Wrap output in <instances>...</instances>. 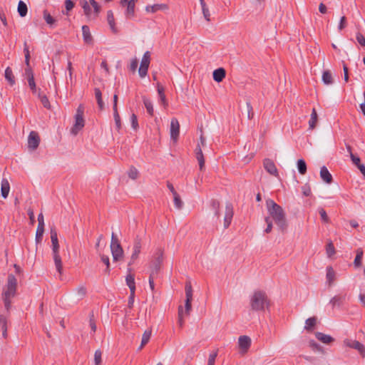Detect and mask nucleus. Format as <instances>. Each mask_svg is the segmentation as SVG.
<instances>
[{
	"label": "nucleus",
	"mask_w": 365,
	"mask_h": 365,
	"mask_svg": "<svg viewBox=\"0 0 365 365\" xmlns=\"http://www.w3.org/2000/svg\"><path fill=\"white\" fill-rule=\"evenodd\" d=\"M180 134V124L177 118H172L170 122V138L176 141Z\"/></svg>",
	"instance_id": "f3484780"
},
{
	"label": "nucleus",
	"mask_w": 365,
	"mask_h": 365,
	"mask_svg": "<svg viewBox=\"0 0 365 365\" xmlns=\"http://www.w3.org/2000/svg\"><path fill=\"white\" fill-rule=\"evenodd\" d=\"M89 325H90L91 330L93 332H96L97 327H96V324L94 320V316H93V313H91V314L90 315Z\"/></svg>",
	"instance_id": "052dcab7"
},
{
	"label": "nucleus",
	"mask_w": 365,
	"mask_h": 365,
	"mask_svg": "<svg viewBox=\"0 0 365 365\" xmlns=\"http://www.w3.org/2000/svg\"><path fill=\"white\" fill-rule=\"evenodd\" d=\"M335 272L331 267H327V278L329 284H331L334 279Z\"/></svg>",
	"instance_id": "de8ad7c7"
},
{
	"label": "nucleus",
	"mask_w": 365,
	"mask_h": 365,
	"mask_svg": "<svg viewBox=\"0 0 365 365\" xmlns=\"http://www.w3.org/2000/svg\"><path fill=\"white\" fill-rule=\"evenodd\" d=\"M131 125L133 129L136 130L138 128V118L135 113H133L130 116Z\"/></svg>",
	"instance_id": "e2e57ef3"
},
{
	"label": "nucleus",
	"mask_w": 365,
	"mask_h": 365,
	"mask_svg": "<svg viewBox=\"0 0 365 365\" xmlns=\"http://www.w3.org/2000/svg\"><path fill=\"white\" fill-rule=\"evenodd\" d=\"M317 323V318L315 317L307 319L305 322L304 329L307 331H312L315 327Z\"/></svg>",
	"instance_id": "ea45409f"
},
{
	"label": "nucleus",
	"mask_w": 365,
	"mask_h": 365,
	"mask_svg": "<svg viewBox=\"0 0 365 365\" xmlns=\"http://www.w3.org/2000/svg\"><path fill=\"white\" fill-rule=\"evenodd\" d=\"M319 213L321 216L322 220L326 223L329 222V218L326 212V211L324 210V208H319Z\"/></svg>",
	"instance_id": "4d7b16f0"
},
{
	"label": "nucleus",
	"mask_w": 365,
	"mask_h": 365,
	"mask_svg": "<svg viewBox=\"0 0 365 365\" xmlns=\"http://www.w3.org/2000/svg\"><path fill=\"white\" fill-rule=\"evenodd\" d=\"M322 81L327 85H329L333 83V78L329 71H324L323 72Z\"/></svg>",
	"instance_id": "79ce46f5"
},
{
	"label": "nucleus",
	"mask_w": 365,
	"mask_h": 365,
	"mask_svg": "<svg viewBox=\"0 0 365 365\" xmlns=\"http://www.w3.org/2000/svg\"><path fill=\"white\" fill-rule=\"evenodd\" d=\"M142 247V239L139 235H137L134 240L133 250L130 257V260L128 264V267H130L135 261L138 258Z\"/></svg>",
	"instance_id": "9b49d317"
},
{
	"label": "nucleus",
	"mask_w": 365,
	"mask_h": 365,
	"mask_svg": "<svg viewBox=\"0 0 365 365\" xmlns=\"http://www.w3.org/2000/svg\"><path fill=\"white\" fill-rule=\"evenodd\" d=\"M309 344L312 350L322 351V347L314 340H310Z\"/></svg>",
	"instance_id": "6e6d98bb"
},
{
	"label": "nucleus",
	"mask_w": 365,
	"mask_h": 365,
	"mask_svg": "<svg viewBox=\"0 0 365 365\" xmlns=\"http://www.w3.org/2000/svg\"><path fill=\"white\" fill-rule=\"evenodd\" d=\"M173 199H174V204H175V206L176 207V208H178V210L181 209L183 206V202L181 200L180 197L178 195V193H175V195H173Z\"/></svg>",
	"instance_id": "09e8293b"
},
{
	"label": "nucleus",
	"mask_w": 365,
	"mask_h": 365,
	"mask_svg": "<svg viewBox=\"0 0 365 365\" xmlns=\"http://www.w3.org/2000/svg\"><path fill=\"white\" fill-rule=\"evenodd\" d=\"M138 61L137 58L132 60L130 65V71H132L133 72H135L138 68Z\"/></svg>",
	"instance_id": "774afa93"
},
{
	"label": "nucleus",
	"mask_w": 365,
	"mask_h": 365,
	"mask_svg": "<svg viewBox=\"0 0 365 365\" xmlns=\"http://www.w3.org/2000/svg\"><path fill=\"white\" fill-rule=\"evenodd\" d=\"M233 217V207L232 203L227 202L225 206V214L224 217V227L227 229L232 221Z\"/></svg>",
	"instance_id": "a211bd4d"
},
{
	"label": "nucleus",
	"mask_w": 365,
	"mask_h": 365,
	"mask_svg": "<svg viewBox=\"0 0 365 365\" xmlns=\"http://www.w3.org/2000/svg\"><path fill=\"white\" fill-rule=\"evenodd\" d=\"M113 110V117H114L116 129L118 130H120L121 128V121H120V118L118 109H115Z\"/></svg>",
	"instance_id": "c03bdc74"
},
{
	"label": "nucleus",
	"mask_w": 365,
	"mask_h": 365,
	"mask_svg": "<svg viewBox=\"0 0 365 365\" xmlns=\"http://www.w3.org/2000/svg\"><path fill=\"white\" fill-rule=\"evenodd\" d=\"M158 93L162 103L166 106L168 105V102L166 101V97L164 93V88L158 83Z\"/></svg>",
	"instance_id": "a19ab883"
},
{
	"label": "nucleus",
	"mask_w": 365,
	"mask_h": 365,
	"mask_svg": "<svg viewBox=\"0 0 365 365\" xmlns=\"http://www.w3.org/2000/svg\"><path fill=\"white\" fill-rule=\"evenodd\" d=\"M217 356V350L213 351L212 353L210 354L207 365H215V359Z\"/></svg>",
	"instance_id": "5fc2aeb1"
},
{
	"label": "nucleus",
	"mask_w": 365,
	"mask_h": 365,
	"mask_svg": "<svg viewBox=\"0 0 365 365\" xmlns=\"http://www.w3.org/2000/svg\"><path fill=\"white\" fill-rule=\"evenodd\" d=\"M344 343L346 346L357 350L362 356H365V346L359 341L346 339Z\"/></svg>",
	"instance_id": "ddd939ff"
},
{
	"label": "nucleus",
	"mask_w": 365,
	"mask_h": 365,
	"mask_svg": "<svg viewBox=\"0 0 365 365\" xmlns=\"http://www.w3.org/2000/svg\"><path fill=\"white\" fill-rule=\"evenodd\" d=\"M82 32L84 42L87 44H91L93 43V37L90 32L89 27L86 25L83 26Z\"/></svg>",
	"instance_id": "cd10ccee"
},
{
	"label": "nucleus",
	"mask_w": 365,
	"mask_h": 365,
	"mask_svg": "<svg viewBox=\"0 0 365 365\" xmlns=\"http://www.w3.org/2000/svg\"><path fill=\"white\" fill-rule=\"evenodd\" d=\"M17 279L12 274H9L7 278V284L3 292L2 297L7 298H13L16 294Z\"/></svg>",
	"instance_id": "39448f33"
},
{
	"label": "nucleus",
	"mask_w": 365,
	"mask_h": 365,
	"mask_svg": "<svg viewBox=\"0 0 365 365\" xmlns=\"http://www.w3.org/2000/svg\"><path fill=\"white\" fill-rule=\"evenodd\" d=\"M25 76L26 77L29 83V86L30 89L32 91L33 93L36 92V86L34 80V73L31 69V67L30 66H26V68H25Z\"/></svg>",
	"instance_id": "2eb2a0df"
},
{
	"label": "nucleus",
	"mask_w": 365,
	"mask_h": 365,
	"mask_svg": "<svg viewBox=\"0 0 365 365\" xmlns=\"http://www.w3.org/2000/svg\"><path fill=\"white\" fill-rule=\"evenodd\" d=\"M2 299L4 303L5 309H6L7 312H9L11 306V299L4 297H2Z\"/></svg>",
	"instance_id": "69168bd1"
},
{
	"label": "nucleus",
	"mask_w": 365,
	"mask_h": 365,
	"mask_svg": "<svg viewBox=\"0 0 365 365\" xmlns=\"http://www.w3.org/2000/svg\"><path fill=\"white\" fill-rule=\"evenodd\" d=\"M250 306L253 311H263L269 306V300L265 292L255 291L250 298Z\"/></svg>",
	"instance_id": "f03ea898"
},
{
	"label": "nucleus",
	"mask_w": 365,
	"mask_h": 365,
	"mask_svg": "<svg viewBox=\"0 0 365 365\" xmlns=\"http://www.w3.org/2000/svg\"><path fill=\"white\" fill-rule=\"evenodd\" d=\"M150 62V51H146L143 54V56L141 60L140 66L138 69V73L141 78H144L147 75Z\"/></svg>",
	"instance_id": "f8f14e48"
},
{
	"label": "nucleus",
	"mask_w": 365,
	"mask_h": 365,
	"mask_svg": "<svg viewBox=\"0 0 365 365\" xmlns=\"http://www.w3.org/2000/svg\"><path fill=\"white\" fill-rule=\"evenodd\" d=\"M5 78L8 81L11 86L15 84V77L13 74V71L10 67H7L5 70Z\"/></svg>",
	"instance_id": "c9c22d12"
},
{
	"label": "nucleus",
	"mask_w": 365,
	"mask_h": 365,
	"mask_svg": "<svg viewBox=\"0 0 365 365\" xmlns=\"http://www.w3.org/2000/svg\"><path fill=\"white\" fill-rule=\"evenodd\" d=\"M82 7L85 15L88 19H95L101 9V6L97 1H83Z\"/></svg>",
	"instance_id": "0eeeda50"
},
{
	"label": "nucleus",
	"mask_w": 365,
	"mask_h": 365,
	"mask_svg": "<svg viewBox=\"0 0 365 365\" xmlns=\"http://www.w3.org/2000/svg\"><path fill=\"white\" fill-rule=\"evenodd\" d=\"M185 312L183 310L182 306H179L178 307V324L180 327H182L184 324L183 315Z\"/></svg>",
	"instance_id": "8fccbe9b"
},
{
	"label": "nucleus",
	"mask_w": 365,
	"mask_h": 365,
	"mask_svg": "<svg viewBox=\"0 0 365 365\" xmlns=\"http://www.w3.org/2000/svg\"><path fill=\"white\" fill-rule=\"evenodd\" d=\"M135 1H120L121 6L126 8L125 16L128 19L134 16Z\"/></svg>",
	"instance_id": "412c9836"
},
{
	"label": "nucleus",
	"mask_w": 365,
	"mask_h": 365,
	"mask_svg": "<svg viewBox=\"0 0 365 365\" xmlns=\"http://www.w3.org/2000/svg\"><path fill=\"white\" fill-rule=\"evenodd\" d=\"M263 165L265 170L270 175H274L275 177L278 176V170L273 160L269 158L264 159L263 162Z\"/></svg>",
	"instance_id": "aec40b11"
},
{
	"label": "nucleus",
	"mask_w": 365,
	"mask_h": 365,
	"mask_svg": "<svg viewBox=\"0 0 365 365\" xmlns=\"http://www.w3.org/2000/svg\"><path fill=\"white\" fill-rule=\"evenodd\" d=\"M43 17L50 28L53 29L56 26L57 20L54 17H53L47 10L43 11Z\"/></svg>",
	"instance_id": "393cba45"
},
{
	"label": "nucleus",
	"mask_w": 365,
	"mask_h": 365,
	"mask_svg": "<svg viewBox=\"0 0 365 365\" xmlns=\"http://www.w3.org/2000/svg\"><path fill=\"white\" fill-rule=\"evenodd\" d=\"M128 176L133 180H135L138 176V171L136 168L132 167L128 171Z\"/></svg>",
	"instance_id": "bf43d9fd"
},
{
	"label": "nucleus",
	"mask_w": 365,
	"mask_h": 365,
	"mask_svg": "<svg viewBox=\"0 0 365 365\" xmlns=\"http://www.w3.org/2000/svg\"><path fill=\"white\" fill-rule=\"evenodd\" d=\"M185 312L186 315H189L192 309V288L190 282H187L185 287Z\"/></svg>",
	"instance_id": "9d476101"
},
{
	"label": "nucleus",
	"mask_w": 365,
	"mask_h": 365,
	"mask_svg": "<svg viewBox=\"0 0 365 365\" xmlns=\"http://www.w3.org/2000/svg\"><path fill=\"white\" fill-rule=\"evenodd\" d=\"M132 269L130 267H128V272L129 274L125 277L126 284L130 289V292L132 294L135 292V277L134 274H130Z\"/></svg>",
	"instance_id": "5701e85b"
},
{
	"label": "nucleus",
	"mask_w": 365,
	"mask_h": 365,
	"mask_svg": "<svg viewBox=\"0 0 365 365\" xmlns=\"http://www.w3.org/2000/svg\"><path fill=\"white\" fill-rule=\"evenodd\" d=\"M320 177L322 179V180L327 182V184H331L333 181L332 175L325 166L321 168Z\"/></svg>",
	"instance_id": "b1692460"
},
{
	"label": "nucleus",
	"mask_w": 365,
	"mask_h": 365,
	"mask_svg": "<svg viewBox=\"0 0 365 365\" xmlns=\"http://www.w3.org/2000/svg\"><path fill=\"white\" fill-rule=\"evenodd\" d=\"M10 185L9 181L6 178H3L1 180V196L6 199L9 193Z\"/></svg>",
	"instance_id": "7c9ffc66"
},
{
	"label": "nucleus",
	"mask_w": 365,
	"mask_h": 365,
	"mask_svg": "<svg viewBox=\"0 0 365 365\" xmlns=\"http://www.w3.org/2000/svg\"><path fill=\"white\" fill-rule=\"evenodd\" d=\"M152 334V329H146L142 336L141 344L138 347V351L141 350L150 341Z\"/></svg>",
	"instance_id": "c85d7f7f"
},
{
	"label": "nucleus",
	"mask_w": 365,
	"mask_h": 365,
	"mask_svg": "<svg viewBox=\"0 0 365 365\" xmlns=\"http://www.w3.org/2000/svg\"><path fill=\"white\" fill-rule=\"evenodd\" d=\"M107 21H108V24H109L112 32L114 34L118 33V29L115 26L113 14V11L110 10L108 11V12H107Z\"/></svg>",
	"instance_id": "2f4dec72"
},
{
	"label": "nucleus",
	"mask_w": 365,
	"mask_h": 365,
	"mask_svg": "<svg viewBox=\"0 0 365 365\" xmlns=\"http://www.w3.org/2000/svg\"><path fill=\"white\" fill-rule=\"evenodd\" d=\"M204 18L207 21H210L211 14L218 12V8L215 6V1H200Z\"/></svg>",
	"instance_id": "1a4fd4ad"
},
{
	"label": "nucleus",
	"mask_w": 365,
	"mask_h": 365,
	"mask_svg": "<svg viewBox=\"0 0 365 365\" xmlns=\"http://www.w3.org/2000/svg\"><path fill=\"white\" fill-rule=\"evenodd\" d=\"M40 143V138L36 131H31L28 138V146L29 148L31 149L32 150H36Z\"/></svg>",
	"instance_id": "4468645a"
},
{
	"label": "nucleus",
	"mask_w": 365,
	"mask_h": 365,
	"mask_svg": "<svg viewBox=\"0 0 365 365\" xmlns=\"http://www.w3.org/2000/svg\"><path fill=\"white\" fill-rule=\"evenodd\" d=\"M264 220L267 223V227L264 230V232L266 233H269L272 232V221L270 219V217H266Z\"/></svg>",
	"instance_id": "13d9d810"
},
{
	"label": "nucleus",
	"mask_w": 365,
	"mask_h": 365,
	"mask_svg": "<svg viewBox=\"0 0 365 365\" xmlns=\"http://www.w3.org/2000/svg\"><path fill=\"white\" fill-rule=\"evenodd\" d=\"M110 250L114 262H118L123 259L124 257V251L119 240L114 233H112L111 236Z\"/></svg>",
	"instance_id": "20e7f679"
},
{
	"label": "nucleus",
	"mask_w": 365,
	"mask_h": 365,
	"mask_svg": "<svg viewBox=\"0 0 365 365\" xmlns=\"http://www.w3.org/2000/svg\"><path fill=\"white\" fill-rule=\"evenodd\" d=\"M226 75V71L223 68H219L213 71V79L220 83L222 81Z\"/></svg>",
	"instance_id": "c756f323"
},
{
	"label": "nucleus",
	"mask_w": 365,
	"mask_h": 365,
	"mask_svg": "<svg viewBox=\"0 0 365 365\" xmlns=\"http://www.w3.org/2000/svg\"><path fill=\"white\" fill-rule=\"evenodd\" d=\"M38 225L36 233V242H39L41 241L44 232V218L42 213H40L38 215Z\"/></svg>",
	"instance_id": "6ab92c4d"
},
{
	"label": "nucleus",
	"mask_w": 365,
	"mask_h": 365,
	"mask_svg": "<svg viewBox=\"0 0 365 365\" xmlns=\"http://www.w3.org/2000/svg\"><path fill=\"white\" fill-rule=\"evenodd\" d=\"M346 26V18L344 16L341 18L340 22L338 26L339 31H341Z\"/></svg>",
	"instance_id": "338daca9"
},
{
	"label": "nucleus",
	"mask_w": 365,
	"mask_h": 365,
	"mask_svg": "<svg viewBox=\"0 0 365 365\" xmlns=\"http://www.w3.org/2000/svg\"><path fill=\"white\" fill-rule=\"evenodd\" d=\"M38 96L43 107L46 108H50L51 105L47 96L41 93H38Z\"/></svg>",
	"instance_id": "a18cd8bd"
},
{
	"label": "nucleus",
	"mask_w": 365,
	"mask_h": 365,
	"mask_svg": "<svg viewBox=\"0 0 365 365\" xmlns=\"http://www.w3.org/2000/svg\"><path fill=\"white\" fill-rule=\"evenodd\" d=\"M238 345L241 353L245 354L251 346V339L248 336H240L238 339Z\"/></svg>",
	"instance_id": "dca6fc26"
},
{
	"label": "nucleus",
	"mask_w": 365,
	"mask_h": 365,
	"mask_svg": "<svg viewBox=\"0 0 365 365\" xmlns=\"http://www.w3.org/2000/svg\"><path fill=\"white\" fill-rule=\"evenodd\" d=\"M195 158L198 161L200 170H203L205 168V158L200 143L197 145L196 148L195 150Z\"/></svg>",
	"instance_id": "4be33fe9"
},
{
	"label": "nucleus",
	"mask_w": 365,
	"mask_h": 365,
	"mask_svg": "<svg viewBox=\"0 0 365 365\" xmlns=\"http://www.w3.org/2000/svg\"><path fill=\"white\" fill-rule=\"evenodd\" d=\"M51 240L52 243L53 258L57 272L61 274L63 271V264L61 258L59 255V244L57 232L55 228L51 229Z\"/></svg>",
	"instance_id": "7ed1b4c3"
},
{
	"label": "nucleus",
	"mask_w": 365,
	"mask_h": 365,
	"mask_svg": "<svg viewBox=\"0 0 365 365\" xmlns=\"http://www.w3.org/2000/svg\"><path fill=\"white\" fill-rule=\"evenodd\" d=\"M143 101L144 106L147 110L148 113L150 115L153 116V113H154V109H153V106L152 101L145 97L143 98Z\"/></svg>",
	"instance_id": "e433bc0d"
},
{
	"label": "nucleus",
	"mask_w": 365,
	"mask_h": 365,
	"mask_svg": "<svg viewBox=\"0 0 365 365\" xmlns=\"http://www.w3.org/2000/svg\"><path fill=\"white\" fill-rule=\"evenodd\" d=\"M363 255V250L361 248H358L356 250V255L354 261V264L356 267H359L361 265Z\"/></svg>",
	"instance_id": "4c0bfd02"
},
{
	"label": "nucleus",
	"mask_w": 365,
	"mask_h": 365,
	"mask_svg": "<svg viewBox=\"0 0 365 365\" xmlns=\"http://www.w3.org/2000/svg\"><path fill=\"white\" fill-rule=\"evenodd\" d=\"M357 42L361 46H365V37L361 33L358 32L356 36Z\"/></svg>",
	"instance_id": "680f3d73"
},
{
	"label": "nucleus",
	"mask_w": 365,
	"mask_h": 365,
	"mask_svg": "<svg viewBox=\"0 0 365 365\" xmlns=\"http://www.w3.org/2000/svg\"><path fill=\"white\" fill-rule=\"evenodd\" d=\"M24 53L25 55V63L26 66H30V52L29 50V46L27 45L26 42H24Z\"/></svg>",
	"instance_id": "49530a36"
},
{
	"label": "nucleus",
	"mask_w": 365,
	"mask_h": 365,
	"mask_svg": "<svg viewBox=\"0 0 365 365\" xmlns=\"http://www.w3.org/2000/svg\"><path fill=\"white\" fill-rule=\"evenodd\" d=\"M17 10L19 16L21 17H24L26 16L28 11L27 5L25 4L24 1H19Z\"/></svg>",
	"instance_id": "58836bf2"
},
{
	"label": "nucleus",
	"mask_w": 365,
	"mask_h": 365,
	"mask_svg": "<svg viewBox=\"0 0 365 365\" xmlns=\"http://www.w3.org/2000/svg\"><path fill=\"white\" fill-rule=\"evenodd\" d=\"M315 336L319 341H320L322 343L326 344H329L332 343L333 341H334V339L332 336H331L330 335L325 334L322 332H319V331L316 332Z\"/></svg>",
	"instance_id": "a878e982"
},
{
	"label": "nucleus",
	"mask_w": 365,
	"mask_h": 365,
	"mask_svg": "<svg viewBox=\"0 0 365 365\" xmlns=\"http://www.w3.org/2000/svg\"><path fill=\"white\" fill-rule=\"evenodd\" d=\"M326 251L328 257H331L335 253V248L332 242H329L326 247Z\"/></svg>",
	"instance_id": "864d4df0"
},
{
	"label": "nucleus",
	"mask_w": 365,
	"mask_h": 365,
	"mask_svg": "<svg viewBox=\"0 0 365 365\" xmlns=\"http://www.w3.org/2000/svg\"><path fill=\"white\" fill-rule=\"evenodd\" d=\"M297 168L299 173L302 175H304L307 173V164L303 159L297 160Z\"/></svg>",
	"instance_id": "37998d69"
},
{
	"label": "nucleus",
	"mask_w": 365,
	"mask_h": 365,
	"mask_svg": "<svg viewBox=\"0 0 365 365\" xmlns=\"http://www.w3.org/2000/svg\"><path fill=\"white\" fill-rule=\"evenodd\" d=\"M210 208L214 212V215L219 219L220 218V202L217 200L212 199L210 202Z\"/></svg>",
	"instance_id": "72a5a7b5"
},
{
	"label": "nucleus",
	"mask_w": 365,
	"mask_h": 365,
	"mask_svg": "<svg viewBox=\"0 0 365 365\" xmlns=\"http://www.w3.org/2000/svg\"><path fill=\"white\" fill-rule=\"evenodd\" d=\"M84 108L83 106L80 105L77 108L76 113L75 115V123L71 128V132L74 135H77L78 133L84 127L85 120L83 119Z\"/></svg>",
	"instance_id": "423d86ee"
},
{
	"label": "nucleus",
	"mask_w": 365,
	"mask_h": 365,
	"mask_svg": "<svg viewBox=\"0 0 365 365\" xmlns=\"http://www.w3.org/2000/svg\"><path fill=\"white\" fill-rule=\"evenodd\" d=\"M148 12L155 13L158 11H165L168 9V6L166 4H155L153 6H148L145 8Z\"/></svg>",
	"instance_id": "bb28decb"
},
{
	"label": "nucleus",
	"mask_w": 365,
	"mask_h": 365,
	"mask_svg": "<svg viewBox=\"0 0 365 365\" xmlns=\"http://www.w3.org/2000/svg\"><path fill=\"white\" fill-rule=\"evenodd\" d=\"M345 301V295H336L331 299L329 303L334 309L336 307H340Z\"/></svg>",
	"instance_id": "473e14b6"
},
{
	"label": "nucleus",
	"mask_w": 365,
	"mask_h": 365,
	"mask_svg": "<svg viewBox=\"0 0 365 365\" xmlns=\"http://www.w3.org/2000/svg\"><path fill=\"white\" fill-rule=\"evenodd\" d=\"M246 105H247V108L248 118L252 119L254 117V112H253L252 106L250 102H247Z\"/></svg>",
	"instance_id": "0e129e2a"
},
{
	"label": "nucleus",
	"mask_w": 365,
	"mask_h": 365,
	"mask_svg": "<svg viewBox=\"0 0 365 365\" xmlns=\"http://www.w3.org/2000/svg\"><path fill=\"white\" fill-rule=\"evenodd\" d=\"M266 205L270 219L274 221L281 232H286L288 224L283 208L271 199L267 200Z\"/></svg>",
	"instance_id": "f257e3e1"
},
{
	"label": "nucleus",
	"mask_w": 365,
	"mask_h": 365,
	"mask_svg": "<svg viewBox=\"0 0 365 365\" xmlns=\"http://www.w3.org/2000/svg\"><path fill=\"white\" fill-rule=\"evenodd\" d=\"M163 259V251L158 249L154 254L153 259L150 262V274L158 275L161 268Z\"/></svg>",
	"instance_id": "6e6552de"
},
{
	"label": "nucleus",
	"mask_w": 365,
	"mask_h": 365,
	"mask_svg": "<svg viewBox=\"0 0 365 365\" xmlns=\"http://www.w3.org/2000/svg\"><path fill=\"white\" fill-rule=\"evenodd\" d=\"M101 261L106 265V272L107 274L110 273V259L109 257L107 255H102L101 256Z\"/></svg>",
	"instance_id": "3c124183"
},
{
	"label": "nucleus",
	"mask_w": 365,
	"mask_h": 365,
	"mask_svg": "<svg viewBox=\"0 0 365 365\" xmlns=\"http://www.w3.org/2000/svg\"><path fill=\"white\" fill-rule=\"evenodd\" d=\"M318 115L315 108H313L311 113V118L309 120V129L313 130L317 125Z\"/></svg>",
	"instance_id": "f704fd0d"
},
{
	"label": "nucleus",
	"mask_w": 365,
	"mask_h": 365,
	"mask_svg": "<svg viewBox=\"0 0 365 365\" xmlns=\"http://www.w3.org/2000/svg\"><path fill=\"white\" fill-rule=\"evenodd\" d=\"M101 357H102V351L100 349L96 350L94 354L95 365H100L101 364V361H102Z\"/></svg>",
	"instance_id": "603ef678"
}]
</instances>
